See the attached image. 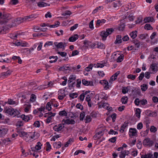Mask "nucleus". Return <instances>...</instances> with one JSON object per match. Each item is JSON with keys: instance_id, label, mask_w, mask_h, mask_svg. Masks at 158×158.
Returning a JSON list of instances; mask_svg holds the SVG:
<instances>
[{"instance_id": "nucleus-1", "label": "nucleus", "mask_w": 158, "mask_h": 158, "mask_svg": "<svg viewBox=\"0 0 158 158\" xmlns=\"http://www.w3.org/2000/svg\"><path fill=\"white\" fill-rule=\"evenodd\" d=\"M35 132H30L21 131L19 134L20 137H22L23 140L27 142H31L34 140Z\"/></svg>"}, {"instance_id": "nucleus-2", "label": "nucleus", "mask_w": 158, "mask_h": 158, "mask_svg": "<svg viewBox=\"0 0 158 158\" xmlns=\"http://www.w3.org/2000/svg\"><path fill=\"white\" fill-rule=\"evenodd\" d=\"M4 111L8 115L13 117L18 115L20 114V112L19 110L11 107H5L4 109Z\"/></svg>"}, {"instance_id": "nucleus-3", "label": "nucleus", "mask_w": 158, "mask_h": 158, "mask_svg": "<svg viewBox=\"0 0 158 158\" xmlns=\"http://www.w3.org/2000/svg\"><path fill=\"white\" fill-rule=\"evenodd\" d=\"M21 101L23 104V108H24V110L25 112H27L30 110L31 108V105L30 103L27 101L23 102V100L22 99Z\"/></svg>"}, {"instance_id": "nucleus-4", "label": "nucleus", "mask_w": 158, "mask_h": 158, "mask_svg": "<svg viewBox=\"0 0 158 158\" xmlns=\"http://www.w3.org/2000/svg\"><path fill=\"white\" fill-rule=\"evenodd\" d=\"M158 70V64L152 63L150 66L149 71L151 73H155Z\"/></svg>"}, {"instance_id": "nucleus-5", "label": "nucleus", "mask_w": 158, "mask_h": 158, "mask_svg": "<svg viewBox=\"0 0 158 158\" xmlns=\"http://www.w3.org/2000/svg\"><path fill=\"white\" fill-rule=\"evenodd\" d=\"M153 141L151 140L149 138L145 139L143 141V145L148 147L152 146L153 145Z\"/></svg>"}, {"instance_id": "nucleus-6", "label": "nucleus", "mask_w": 158, "mask_h": 158, "mask_svg": "<svg viewBox=\"0 0 158 158\" xmlns=\"http://www.w3.org/2000/svg\"><path fill=\"white\" fill-rule=\"evenodd\" d=\"M9 61V57L7 54L0 55V62H8Z\"/></svg>"}, {"instance_id": "nucleus-7", "label": "nucleus", "mask_w": 158, "mask_h": 158, "mask_svg": "<svg viewBox=\"0 0 158 158\" xmlns=\"http://www.w3.org/2000/svg\"><path fill=\"white\" fill-rule=\"evenodd\" d=\"M64 127V126L62 123V124H59L56 125L53 127V130L55 131L59 132L61 131Z\"/></svg>"}, {"instance_id": "nucleus-8", "label": "nucleus", "mask_w": 158, "mask_h": 158, "mask_svg": "<svg viewBox=\"0 0 158 158\" xmlns=\"http://www.w3.org/2000/svg\"><path fill=\"white\" fill-rule=\"evenodd\" d=\"M58 92V98L59 100H62L66 95L65 93V90L64 89H60L59 90Z\"/></svg>"}, {"instance_id": "nucleus-9", "label": "nucleus", "mask_w": 158, "mask_h": 158, "mask_svg": "<svg viewBox=\"0 0 158 158\" xmlns=\"http://www.w3.org/2000/svg\"><path fill=\"white\" fill-rule=\"evenodd\" d=\"M36 16L35 14L31 15L24 17L22 19L23 21H30L36 18Z\"/></svg>"}, {"instance_id": "nucleus-10", "label": "nucleus", "mask_w": 158, "mask_h": 158, "mask_svg": "<svg viewBox=\"0 0 158 158\" xmlns=\"http://www.w3.org/2000/svg\"><path fill=\"white\" fill-rule=\"evenodd\" d=\"M137 131L135 128H130L129 132L130 137L132 138L133 136H136L137 135Z\"/></svg>"}, {"instance_id": "nucleus-11", "label": "nucleus", "mask_w": 158, "mask_h": 158, "mask_svg": "<svg viewBox=\"0 0 158 158\" xmlns=\"http://www.w3.org/2000/svg\"><path fill=\"white\" fill-rule=\"evenodd\" d=\"M75 122L73 119H69L65 120L63 119L62 121V123H63L64 125L65 124H74Z\"/></svg>"}, {"instance_id": "nucleus-12", "label": "nucleus", "mask_w": 158, "mask_h": 158, "mask_svg": "<svg viewBox=\"0 0 158 158\" xmlns=\"http://www.w3.org/2000/svg\"><path fill=\"white\" fill-rule=\"evenodd\" d=\"M100 83L104 86V89L106 90H107L109 89L108 82L107 81L105 80H101Z\"/></svg>"}, {"instance_id": "nucleus-13", "label": "nucleus", "mask_w": 158, "mask_h": 158, "mask_svg": "<svg viewBox=\"0 0 158 158\" xmlns=\"http://www.w3.org/2000/svg\"><path fill=\"white\" fill-rule=\"evenodd\" d=\"M122 5V2L120 1L113 2L112 4V5L113 7L116 9H118L119 6H121Z\"/></svg>"}, {"instance_id": "nucleus-14", "label": "nucleus", "mask_w": 158, "mask_h": 158, "mask_svg": "<svg viewBox=\"0 0 158 158\" xmlns=\"http://www.w3.org/2000/svg\"><path fill=\"white\" fill-rule=\"evenodd\" d=\"M82 83L83 85L86 86H93L94 85V83L92 81H88L85 79L82 81Z\"/></svg>"}, {"instance_id": "nucleus-15", "label": "nucleus", "mask_w": 158, "mask_h": 158, "mask_svg": "<svg viewBox=\"0 0 158 158\" xmlns=\"http://www.w3.org/2000/svg\"><path fill=\"white\" fill-rule=\"evenodd\" d=\"M8 129L6 128H0V137L5 135L7 133Z\"/></svg>"}, {"instance_id": "nucleus-16", "label": "nucleus", "mask_w": 158, "mask_h": 158, "mask_svg": "<svg viewBox=\"0 0 158 158\" xmlns=\"http://www.w3.org/2000/svg\"><path fill=\"white\" fill-rule=\"evenodd\" d=\"M12 71L10 70H8L6 72H4L0 74V77H6L10 76Z\"/></svg>"}, {"instance_id": "nucleus-17", "label": "nucleus", "mask_w": 158, "mask_h": 158, "mask_svg": "<svg viewBox=\"0 0 158 158\" xmlns=\"http://www.w3.org/2000/svg\"><path fill=\"white\" fill-rule=\"evenodd\" d=\"M128 124V123L125 122L121 126L120 129V131L121 133H123L127 128Z\"/></svg>"}, {"instance_id": "nucleus-18", "label": "nucleus", "mask_w": 158, "mask_h": 158, "mask_svg": "<svg viewBox=\"0 0 158 158\" xmlns=\"http://www.w3.org/2000/svg\"><path fill=\"white\" fill-rule=\"evenodd\" d=\"M54 44L57 48H63L64 49V48L65 46L63 44L62 42H61L58 43L55 42L54 43Z\"/></svg>"}, {"instance_id": "nucleus-19", "label": "nucleus", "mask_w": 158, "mask_h": 158, "mask_svg": "<svg viewBox=\"0 0 158 158\" xmlns=\"http://www.w3.org/2000/svg\"><path fill=\"white\" fill-rule=\"evenodd\" d=\"M21 117L23 120L26 122H28L31 119V118H32L31 116L25 115L24 114L22 115Z\"/></svg>"}, {"instance_id": "nucleus-20", "label": "nucleus", "mask_w": 158, "mask_h": 158, "mask_svg": "<svg viewBox=\"0 0 158 158\" xmlns=\"http://www.w3.org/2000/svg\"><path fill=\"white\" fill-rule=\"evenodd\" d=\"M6 103H7L9 105H15V106H16L18 104V103L17 102H16L13 100L11 99H8V101L7 102H5V103L3 105V106H4Z\"/></svg>"}, {"instance_id": "nucleus-21", "label": "nucleus", "mask_w": 158, "mask_h": 158, "mask_svg": "<svg viewBox=\"0 0 158 158\" xmlns=\"http://www.w3.org/2000/svg\"><path fill=\"white\" fill-rule=\"evenodd\" d=\"M143 21L145 23H150L155 21L154 19L152 17H145L144 20Z\"/></svg>"}, {"instance_id": "nucleus-22", "label": "nucleus", "mask_w": 158, "mask_h": 158, "mask_svg": "<svg viewBox=\"0 0 158 158\" xmlns=\"http://www.w3.org/2000/svg\"><path fill=\"white\" fill-rule=\"evenodd\" d=\"M79 37L78 35L75 34L73 35L70 37L69 39V40L70 42H74Z\"/></svg>"}, {"instance_id": "nucleus-23", "label": "nucleus", "mask_w": 158, "mask_h": 158, "mask_svg": "<svg viewBox=\"0 0 158 158\" xmlns=\"http://www.w3.org/2000/svg\"><path fill=\"white\" fill-rule=\"evenodd\" d=\"M37 6L40 7H44L47 6H49L50 4L48 3H45L43 2H40L36 3Z\"/></svg>"}, {"instance_id": "nucleus-24", "label": "nucleus", "mask_w": 158, "mask_h": 158, "mask_svg": "<svg viewBox=\"0 0 158 158\" xmlns=\"http://www.w3.org/2000/svg\"><path fill=\"white\" fill-rule=\"evenodd\" d=\"M70 69L69 65L68 64H64L63 66L60 67L59 69V70L60 71L67 70Z\"/></svg>"}, {"instance_id": "nucleus-25", "label": "nucleus", "mask_w": 158, "mask_h": 158, "mask_svg": "<svg viewBox=\"0 0 158 158\" xmlns=\"http://www.w3.org/2000/svg\"><path fill=\"white\" fill-rule=\"evenodd\" d=\"M122 38L121 35H118L116 36V40L114 42L115 44H120L122 42Z\"/></svg>"}, {"instance_id": "nucleus-26", "label": "nucleus", "mask_w": 158, "mask_h": 158, "mask_svg": "<svg viewBox=\"0 0 158 158\" xmlns=\"http://www.w3.org/2000/svg\"><path fill=\"white\" fill-rule=\"evenodd\" d=\"M130 35L131 37L133 39H135L137 35V31H134L130 33Z\"/></svg>"}, {"instance_id": "nucleus-27", "label": "nucleus", "mask_w": 158, "mask_h": 158, "mask_svg": "<svg viewBox=\"0 0 158 158\" xmlns=\"http://www.w3.org/2000/svg\"><path fill=\"white\" fill-rule=\"evenodd\" d=\"M100 35L102 38V40H106V37L108 35V34L104 31L101 32Z\"/></svg>"}, {"instance_id": "nucleus-28", "label": "nucleus", "mask_w": 158, "mask_h": 158, "mask_svg": "<svg viewBox=\"0 0 158 158\" xmlns=\"http://www.w3.org/2000/svg\"><path fill=\"white\" fill-rule=\"evenodd\" d=\"M97 48L101 49H104L105 48V45L101 42L98 41Z\"/></svg>"}, {"instance_id": "nucleus-29", "label": "nucleus", "mask_w": 158, "mask_h": 158, "mask_svg": "<svg viewBox=\"0 0 158 158\" xmlns=\"http://www.w3.org/2000/svg\"><path fill=\"white\" fill-rule=\"evenodd\" d=\"M42 145L40 142H38L35 146V151H38L40 150Z\"/></svg>"}, {"instance_id": "nucleus-30", "label": "nucleus", "mask_w": 158, "mask_h": 158, "mask_svg": "<svg viewBox=\"0 0 158 158\" xmlns=\"http://www.w3.org/2000/svg\"><path fill=\"white\" fill-rule=\"evenodd\" d=\"M9 15L6 14H2V13L0 12V18H1L2 19H7V20L9 19H7L9 17Z\"/></svg>"}, {"instance_id": "nucleus-31", "label": "nucleus", "mask_w": 158, "mask_h": 158, "mask_svg": "<svg viewBox=\"0 0 158 158\" xmlns=\"http://www.w3.org/2000/svg\"><path fill=\"white\" fill-rule=\"evenodd\" d=\"M106 21L104 19H98L97 21L96 25L98 26L101 25L102 24L105 23Z\"/></svg>"}, {"instance_id": "nucleus-32", "label": "nucleus", "mask_w": 158, "mask_h": 158, "mask_svg": "<svg viewBox=\"0 0 158 158\" xmlns=\"http://www.w3.org/2000/svg\"><path fill=\"white\" fill-rule=\"evenodd\" d=\"M132 42L135 44V46L137 48H139L140 46L141 43L139 41L137 40H134Z\"/></svg>"}, {"instance_id": "nucleus-33", "label": "nucleus", "mask_w": 158, "mask_h": 158, "mask_svg": "<svg viewBox=\"0 0 158 158\" xmlns=\"http://www.w3.org/2000/svg\"><path fill=\"white\" fill-rule=\"evenodd\" d=\"M141 158H154L153 155L152 153H148L141 156Z\"/></svg>"}, {"instance_id": "nucleus-34", "label": "nucleus", "mask_w": 158, "mask_h": 158, "mask_svg": "<svg viewBox=\"0 0 158 158\" xmlns=\"http://www.w3.org/2000/svg\"><path fill=\"white\" fill-rule=\"evenodd\" d=\"M125 27V25L124 23H120L118 27V29L119 31H123L124 30Z\"/></svg>"}, {"instance_id": "nucleus-35", "label": "nucleus", "mask_w": 158, "mask_h": 158, "mask_svg": "<svg viewBox=\"0 0 158 158\" xmlns=\"http://www.w3.org/2000/svg\"><path fill=\"white\" fill-rule=\"evenodd\" d=\"M55 115L56 114L54 113L51 115H49L46 119V122L48 123H50L52 118V117H54Z\"/></svg>"}, {"instance_id": "nucleus-36", "label": "nucleus", "mask_w": 158, "mask_h": 158, "mask_svg": "<svg viewBox=\"0 0 158 158\" xmlns=\"http://www.w3.org/2000/svg\"><path fill=\"white\" fill-rule=\"evenodd\" d=\"M61 143L60 142H59L58 143H55L53 144V146L54 148H59L61 147Z\"/></svg>"}, {"instance_id": "nucleus-37", "label": "nucleus", "mask_w": 158, "mask_h": 158, "mask_svg": "<svg viewBox=\"0 0 158 158\" xmlns=\"http://www.w3.org/2000/svg\"><path fill=\"white\" fill-rule=\"evenodd\" d=\"M141 111L139 108H137L135 111V114L138 118H139L140 117Z\"/></svg>"}, {"instance_id": "nucleus-38", "label": "nucleus", "mask_w": 158, "mask_h": 158, "mask_svg": "<svg viewBox=\"0 0 158 158\" xmlns=\"http://www.w3.org/2000/svg\"><path fill=\"white\" fill-rule=\"evenodd\" d=\"M74 141V139H73L70 138L69 139L68 141L67 142L64 144V147H68L69 145L71 143L73 142Z\"/></svg>"}, {"instance_id": "nucleus-39", "label": "nucleus", "mask_w": 158, "mask_h": 158, "mask_svg": "<svg viewBox=\"0 0 158 158\" xmlns=\"http://www.w3.org/2000/svg\"><path fill=\"white\" fill-rule=\"evenodd\" d=\"M105 63L104 61H102L101 63H97L96 66L97 68H103L105 65Z\"/></svg>"}, {"instance_id": "nucleus-40", "label": "nucleus", "mask_w": 158, "mask_h": 158, "mask_svg": "<svg viewBox=\"0 0 158 158\" xmlns=\"http://www.w3.org/2000/svg\"><path fill=\"white\" fill-rule=\"evenodd\" d=\"M52 58L55 59L53 60H50L49 61V62H50V63H53V62H56L58 59V57L56 56H50L49 57V59H51Z\"/></svg>"}, {"instance_id": "nucleus-41", "label": "nucleus", "mask_w": 158, "mask_h": 158, "mask_svg": "<svg viewBox=\"0 0 158 158\" xmlns=\"http://www.w3.org/2000/svg\"><path fill=\"white\" fill-rule=\"evenodd\" d=\"M7 29L3 26H1V29L0 30V34H5L6 32Z\"/></svg>"}, {"instance_id": "nucleus-42", "label": "nucleus", "mask_w": 158, "mask_h": 158, "mask_svg": "<svg viewBox=\"0 0 158 158\" xmlns=\"http://www.w3.org/2000/svg\"><path fill=\"white\" fill-rule=\"evenodd\" d=\"M123 59L124 56L123 54H122L118 57L117 59V62H120L123 60Z\"/></svg>"}, {"instance_id": "nucleus-43", "label": "nucleus", "mask_w": 158, "mask_h": 158, "mask_svg": "<svg viewBox=\"0 0 158 158\" xmlns=\"http://www.w3.org/2000/svg\"><path fill=\"white\" fill-rule=\"evenodd\" d=\"M127 97H123L121 99V102L123 104H125L127 103Z\"/></svg>"}, {"instance_id": "nucleus-44", "label": "nucleus", "mask_w": 158, "mask_h": 158, "mask_svg": "<svg viewBox=\"0 0 158 158\" xmlns=\"http://www.w3.org/2000/svg\"><path fill=\"white\" fill-rule=\"evenodd\" d=\"M33 30L35 31H37L38 30H40L43 31H46L45 29H44V30H42L41 28H40V27L38 26H35L33 28Z\"/></svg>"}, {"instance_id": "nucleus-45", "label": "nucleus", "mask_w": 158, "mask_h": 158, "mask_svg": "<svg viewBox=\"0 0 158 158\" xmlns=\"http://www.w3.org/2000/svg\"><path fill=\"white\" fill-rule=\"evenodd\" d=\"M23 121H19L16 123V125L18 127H21L23 126Z\"/></svg>"}, {"instance_id": "nucleus-46", "label": "nucleus", "mask_w": 158, "mask_h": 158, "mask_svg": "<svg viewBox=\"0 0 158 158\" xmlns=\"http://www.w3.org/2000/svg\"><path fill=\"white\" fill-rule=\"evenodd\" d=\"M19 35H20L19 33H17L15 34L11 35L10 37L12 39H16L17 38V36Z\"/></svg>"}, {"instance_id": "nucleus-47", "label": "nucleus", "mask_w": 158, "mask_h": 158, "mask_svg": "<svg viewBox=\"0 0 158 158\" xmlns=\"http://www.w3.org/2000/svg\"><path fill=\"white\" fill-rule=\"evenodd\" d=\"M141 89L142 91H145L148 88V86L146 84H143L141 86Z\"/></svg>"}, {"instance_id": "nucleus-48", "label": "nucleus", "mask_w": 158, "mask_h": 158, "mask_svg": "<svg viewBox=\"0 0 158 158\" xmlns=\"http://www.w3.org/2000/svg\"><path fill=\"white\" fill-rule=\"evenodd\" d=\"M36 98V96L35 94H32L31 95L30 100L31 102H33L35 100Z\"/></svg>"}, {"instance_id": "nucleus-49", "label": "nucleus", "mask_w": 158, "mask_h": 158, "mask_svg": "<svg viewBox=\"0 0 158 158\" xmlns=\"http://www.w3.org/2000/svg\"><path fill=\"white\" fill-rule=\"evenodd\" d=\"M59 114L61 116H66L67 115V114L65 110H62L59 112Z\"/></svg>"}, {"instance_id": "nucleus-50", "label": "nucleus", "mask_w": 158, "mask_h": 158, "mask_svg": "<svg viewBox=\"0 0 158 158\" xmlns=\"http://www.w3.org/2000/svg\"><path fill=\"white\" fill-rule=\"evenodd\" d=\"M127 77L128 79L134 80L135 79L136 76L135 75L129 74L127 76Z\"/></svg>"}, {"instance_id": "nucleus-51", "label": "nucleus", "mask_w": 158, "mask_h": 158, "mask_svg": "<svg viewBox=\"0 0 158 158\" xmlns=\"http://www.w3.org/2000/svg\"><path fill=\"white\" fill-rule=\"evenodd\" d=\"M69 97L72 99L75 98L77 97L78 94L77 93H73L69 94Z\"/></svg>"}, {"instance_id": "nucleus-52", "label": "nucleus", "mask_w": 158, "mask_h": 158, "mask_svg": "<svg viewBox=\"0 0 158 158\" xmlns=\"http://www.w3.org/2000/svg\"><path fill=\"white\" fill-rule=\"evenodd\" d=\"M144 28L145 29L147 30H150L151 29H152V28L151 25L149 24H145L144 27Z\"/></svg>"}, {"instance_id": "nucleus-53", "label": "nucleus", "mask_w": 158, "mask_h": 158, "mask_svg": "<svg viewBox=\"0 0 158 158\" xmlns=\"http://www.w3.org/2000/svg\"><path fill=\"white\" fill-rule=\"evenodd\" d=\"M53 44L52 41L47 42L44 44V46L45 48L48 47V46L52 45Z\"/></svg>"}, {"instance_id": "nucleus-54", "label": "nucleus", "mask_w": 158, "mask_h": 158, "mask_svg": "<svg viewBox=\"0 0 158 158\" xmlns=\"http://www.w3.org/2000/svg\"><path fill=\"white\" fill-rule=\"evenodd\" d=\"M114 31V30L112 28H108L106 29V32L109 35L111 34Z\"/></svg>"}, {"instance_id": "nucleus-55", "label": "nucleus", "mask_w": 158, "mask_h": 158, "mask_svg": "<svg viewBox=\"0 0 158 158\" xmlns=\"http://www.w3.org/2000/svg\"><path fill=\"white\" fill-rule=\"evenodd\" d=\"M46 150L47 151H50L51 149V147L49 142H46Z\"/></svg>"}, {"instance_id": "nucleus-56", "label": "nucleus", "mask_w": 158, "mask_h": 158, "mask_svg": "<svg viewBox=\"0 0 158 158\" xmlns=\"http://www.w3.org/2000/svg\"><path fill=\"white\" fill-rule=\"evenodd\" d=\"M148 35L147 34H141L139 35V38L142 40L145 39Z\"/></svg>"}, {"instance_id": "nucleus-57", "label": "nucleus", "mask_w": 158, "mask_h": 158, "mask_svg": "<svg viewBox=\"0 0 158 158\" xmlns=\"http://www.w3.org/2000/svg\"><path fill=\"white\" fill-rule=\"evenodd\" d=\"M129 90V89L128 87H124L122 89V93L123 94H125L128 92Z\"/></svg>"}, {"instance_id": "nucleus-58", "label": "nucleus", "mask_w": 158, "mask_h": 158, "mask_svg": "<svg viewBox=\"0 0 158 158\" xmlns=\"http://www.w3.org/2000/svg\"><path fill=\"white\" fill-rule=\"evenodd\" d=\"M93 67V65L90 64V65H89L87 67L85 68V70L87 71H90L92 70Z\"/></svg>"}, {"instance_id": "nucleus-59", "label": "nucleus", "mask_w": 158, "mask_h": 158, "mask_svg": "<svg viewBox=\"0 0 158 158\" xmlns=\"http://www.w3.org/2000/svg\"><path fill=\"white\" fill-rule=\"evenodd\" d=\"M109 105L106 103H103L102 105V106L105 108V109H106L107 110H110V108L109 107Z\"/></svg>"}, {"instance_id": "nucleus-60", "label": "nucleus", "mask_w": 158, "mask_h": 158, "mask_svg": "<svg viewBox=\"0 0 158 158\" xmlns=\"http://www.w3.org/2000/svg\"><path fill=\"white\" fill-rule=\"evenodd\" d=\"M72 14V13L69 10L65 11L64 13L62 14L63 16H65L66 15H70Z\"/></svg>"}, {"instance_id": "nucleus-61", "label": "nucleus", "mask_w": 158, "mask_h": 158, "mask_svg": "<svg viewBox=\"0 0 158 158\" xmlns=\"http://www.w3.org/2000/svg\"><path fill=\"white\" fill-rule=\"evenodd\" d=\"M150 131L152 132H155L157 131V129L155 127L151 126L150 127Z\"/></svg>"}, {"instance_id": "nucleus-62", "label": "nucleus", "mask_w": 158, "mask_h": 158, "mask_svg": "<svg viewBox=\"0 0 158 158\" xmlns=\"http://www.w3.org/2000/svg\"><path fill=\"white\" fill-rule=\"evenodd\" d=\"M19 2L18 0H11L10 3L11 4L15 5L19 3Z\"/></svg>"}, {"instance_id": "nucleus-63", "label": "nucleus", "mask_w": 158, "mask_h": 158, "mask_svg": "<svg viewBox=\"0 0 158 158\" xmlns=\"http://www.w3.org/2000/svg\"><path fill=\"white\" fill-rule=\"evenodd\" d=\"M46 109L48 110V111H50L51 109V104L49 102L47 103L46 106Z\"/></svg>"}, {"instance_id": "nucleus-64", "label": "nucleus", "mask_w": 158, "mask_h": 158, "mask_svg": "<svg viewBox=\"0 0 158 158\" xmlns=\"http://www.w3.org/2000/svg\"><path fill=\"white\" fill-rule=\"evenodd\" d=\"M57 53L60 55L62 57H65L67 55V53L64 52H58Z\"/></svg>"}]
</instances>
